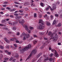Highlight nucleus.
<instances>
[{"label": "nucleus", "instance_id": "obj_27", "mask_svg": "<svg viewBox=\"0 0 62 62\" xmlns=\"http://www.w3.org/2000/svg\"><path fill=\"white\" fill-rule=\"evenodd\" d=\"M19 15H20V16H23V15H24V14L23 13H22V14H20L19 13Z\"/></svg>", "mask_w": 62, "mask_h": 62}, {"label": "nucleus", "instance_id": "obj_18", "mask_svg": "<svg viewBox=\"0 0 62 62\" xmlns=\"http://www.w3.org/2000/svg\"><path fill=\"white\" fill-rule=\"evenodd\" d=\"M46 24L47 25H48V26H50L51 25V24L49 23V22H46Z\"/></svg>", "mask_w": 62, "mask_h": 62}, {"label": "nucleus", "instance_id": "obj_46", "mask_svg": "<svg viewBox=\"0 0 62 62\" xmlns=\"http://www.w3.org/2000/svg\"><path fill=\"white\" fill-rule=\"evenodd\" d=\"M14 46H15V47H17V45L16 44H14Z\"/></svg>", "mask_w": 62, "mask_h": 62}, {"label": "nucleus", "instance_id": "obj_39", "mask_svg": "<svg viewBox=\"0 0 62 62\" xmlns=\"http://www.w3.org/2000/svg\"><path fill=\"white\" fill-rule=\"evenodd\" d=\"M48 7H49V8H50V9L51 10H53V9H52V8H51V6H49Z\"/></svg>", "mask_w": 62, "mask_h": 62}, {"label": "nucleus", "instance_id": "obj_1", "mask_svg": "<svg viewBox=\"0 0 62 62\" xmlns=\"http://www.w3.org/2000/svg\"><path fill=\"white\" fill-rule=\"evenodd\" d=\"M23 35V36H24L23 38V40H25V39H26V38L25 37V36L26 37V38H29L30 37V35L29 34H27L25 33L24 32H23L22 33Z\"/></svg>", "mask_w": 62, "mask_h": 62}, {"label": "nucleus", "instance_id": "obj_62", "mask_svg": "<svg viewBox=\"0 0 62 62\" xmlns=\"http://www.w3.org/2000/svg\"><path fill=\"white\" fill-rule=\"evenodd\" d=\"M49 9V7H48L47 8H46V10H48V9Z\"/></svg>", "mask_w": 62, "mask_h": 62}, {"label": "nucleus", "instance_id": "obj_32", "mask_svg": "<svg viewBox=\"0 0 62 62\" xmlns=\"http://www.w3.org/2000/svg\"><path fill=\"white\" fill-rule=\"evenodd\" d=\"M30 29L31 30H32L34 29V28L33 27H30Z\"/></svg>", "mask_w": 62, "mask_h": 62}, {"label": "nucleus", "instance_id": "obj_4", "mask_svg": "<svg viewBox=\"0 0 62 62\" xmlns=\"http://www.w3.org/2000/svg\"><path fill=\"white\" fill-rule=\"evenodd\" d=\"M49 42H50L48 40L46 41L44 43V44L42 46V48H44V47H45V45H47V44H48V43H49Z\"/></svg>", "mask_w": 62, "mask_h": 62}, {"label": "nucleus", "instance_id": "obj_35", "mask_svg": "<svg viewBox=\"0 0 62 62\" xmlns=\"http://www.w3.org/2000/svg\"><path fill=\"white\" fill-rule=\"evenodd\" d=\"M34 16L35 18H36V17H37V14L36 13H35L34 14Z\"/></svg>", "mask_w": 62, "mask_h": 62}, {"label": "nucleus", "instance_id": "obj_10", "mask_svg": "<svg viewBox=\"0 0 62 62\" xmlns=\"http://www.w3.org/2000/svg\"><path fill=\"white\" fill-rule=\"evenodd\" d=\"M41 54H42V53H39L36 56V57L37 58H39V57Z\"/></svg>", "mask_w": 62, "mask_h": 62}, {"label": "nucleus", "instance_id": "obj_31", "mask_svg": "<svg viewBox=\"0 0 62 62\" xmlns=\"http://www.w3.org/2000/svg\"><path fill=\"white\" fill-rule=\"evenodd\" d=\"M9 46L8 45H7L6 46V48L7 49H9Z\"/></svg>", "mask_w": 62, "mask_h": 62}, {"label": "nucleus", "instance_id": "obj_16", "mask_svg": "<svg viewBox=\"0 0 62 62\" xmlns=\"http://www.w3.org/2000/svg\"><path fill=\"white\" fill-rule=\"evenodd\" d=\"M17 29V27H14L13 28V30H14V31H15L16 29Z\"/></svg>", "mask_w": 62, "mask_h": 62}, {"label": "nucleus", "instance_id": "obj_40", "mask_svg": "<svg viewBox=\"0 0 62 62\" xmlns=\"http://www.w3.org/2000/svg\"><path fill=\"white\" fill-rule=\"evenodd\" d=\"M52 56H53V54L51 53V54H50V57H52Z\"/></svg>", "mask_w": 62, "mask_h": 62}, {"label": "nucleus", "instance_id": "obj_43", "mask_svg": "<svg viewBox=\"0 0 62 62\" xmlns=\"http://www.w3.org/2000/svg\"><path fill=\"white\" fill-rule=\"evenodd\" d=\"M6 22V21L5 20H2V23H4V22Z\"/></svg>", "mask_w": 62, "mask_h": 62}, {"label": "nucleus", "instance_id": "obj_53", "mask_svg": "<svg viewBox=\"0 0 62 62\" xmlns=\"http://www.w3.org/2000/svg\"><path fill=\"white\" fill-rule=\"evenodd\" d=\"M25 10H28V8H25Z\"/></svg>", "mask_w": 62, "mask_h": 62}, {"label": "nucleus", "instance_id": "obj_38", "mask_svg": "<svg viewBox=\"0 0 62 62\" xmlns=\"http://www.w3.org/2000/svg\"><path fill=\"white\" fill-rule=\"evenodd\" d=\"M4 59L5 60H6V61H8V58H4Z\"/></svg>", "mask_w": 62, "mask_h": 62}, {"label": "nucleus", "instance_id": "obj_60", "mask_svg": "<svg viewBox=\"0 0 62 62\" xmlns=\"http://www.w3.org/2000/svg\"><path fill=\"white\" fill-rule=\"evenodd\" d=\"M13 59V58H11L9 60V61H11Z\"/></svg>", "mask_w": 62, "mask_h": 62}, {"label": "nucleus", "instance_id": "obj_55", "mask_svg": "<svg viewBox=\"0 0 62 62\" xmlns=\"http://www.w3.org/2000/svg\"><path fill=\"white\" fill-rule=\"evenodd\" d=\"M50 17L51 19H52L53 18V16L52 15H51L50 16Z\"/></svg>", "mask_w": 62, "mask_h": 62}, {"label": "nucleus", "instance_id": "obj_49", "mask_svg": "<svg viewBox=\"0 0 62 62\" xmlns=\"http://www.w3.org/2000/svg\"><path fill=\"white\" fill-rule=\"evenodd\" d=\"M5 26V25L3 24H0V26H1L2 27L3 26Z\"/></svg>", "mask_w": 62, "mask_h": 62}, {"label": "nucleus", "instance_id": "obj_12", "mask_svg": "<svg viewBox=\"0 0 62 62\" xmlns=\"http://www.w3.org/2000/svg\"><path fill=\"white\" fill-rule=\"evenodd\" d=\"M61 25H62L61 23H60L57 24V26L58 27H61Z\"/></svg>", "mask_w": 62, "mask_h": 62}, {"label": "nucleus", "instance_id": "obj_5", "mask_svg": "<svg viewBox=\"0 0 62 62\" xmlns=\"http://www.w3.org/2000/svg\"><path fill=\"white\" fill-rule=\"evenodd\" d=\"M57 37L56 36L54 37L52 39V41H56L57 40Z\"/></svg>", "mask_w": 62, "mask_h": 62}, {"label": "nucleus", "instance_id": "obj_24", "mask_svg": "<svg viewBox=\"0 0 62 62\" xmlns=\"http://www.w3.org/2000/svg\"><path fill=\"white\" fill-rule=\"evenodd\" d=\"M39 18H42V15L39 14Z\"/></svg>", "mask_w": 62, "mask_h": 62}, {"label": "nucleus", "instance_id": "obj_42", "mask_svg": "<svg viewBox=\"0 0 62 62\" xmlns=\"http://www.w3.org/2000/svg\"><path fill=\"white\" fill-rule=\"evenodd\" d=\"M36 61V60L35 59H33L32 60L31 62H35Z\"/></svg>", "mask_w": 62, "mask_h": 62}, {"label": "nucleus", "instance_id": "obj_20", "mask_svg": "<svg viewBox=\"0 0 62 62\" xmlns=\"http://www.w3.org/2000/svg\"><path fill=\"white\" fill-rule=\"evenodd\" d=\"M44 32H39V34L40 35H43V34H44Z\"/></svg>", "mask_w": 62, "mask_h": 62}, {"label": "nucleus", "instance_id": "obj_63", "mask_svg": "<svg viewBox=\"0 0 62 62\" xmlns=\"http://www.w3.org/2000/svg\"><path fill=\"white\" fill-rule=\"evenodd\" d=\"M11 41H13V40H14V39L13 38H11Z\"/></svg>", "mask_w": 62, "mask_h": 62}, {"label": "nucleus", "instance_id": "obj_33", "mask_svg": "<svg viewBox=\"0 0 62 62\" xmlns=\"http://www.w3.org/2000/svg\"><path fill=\"white\" fill-rule=\"evenodd\" d=\"M53 59L52 58H50L49 59V61H52V60H53Z\"/></svg>", "mask_w": 62, "mask_h": 62}, {"label": "nucleus", "instance_id": "obj_54", "mask_svg": "<svg viewBox=\"0 0 62 62\" xmlns=\"http://www.w3.org/2000/svg\"><path fill=\"white\" fill-rule=\"evenodd\" d=\"M17 35V36H19V35H20V33L19 32H17V33L16 34Z\"/></svg>", "mask_w": 62, "mask_h": 62}, {"label": "nucleus", "instance_id": "obj_13", "mask_svg": "<svg viewBox=\"0 0 62 62\" xmlns=\"http://www.w3.org/2000/svg\"><path fill=\"white\" fill-rule=\"evenodd\" d=\"M40 5L42 7H44V6H45L44 3H40Z\"/></svg>", "mask_w": 62, "mask_h": 62}, {"label": "nucleus", "instance_id": "obj_50", "mask_svg": "<svg viewBox=\"0 0 62 62\" xmlns=\"http://www.w3.org/2000/svg\"><path fill=\"white\" fill-rule=\"evenodd\" d=\"M15 4H18V5H19L20 4V3L18 2H15Z\"/></svg>", "mask_w": 62, "mask_h": 62}, {"label": "nucleus", "instance_id": "obj_25", "mask_svg": "<svg viewBox=\"0 0 62 62\" xmlns=\"http://www.w3.org/2000/svg\"><path fill=\"white\" fill-rule=\"evenodd\" d=\"M21 22L22 24H23V23H24V20H23V19L22 20Z\"/></svg>", "mask_w": 62, "mask_h": 62}, {"label": "nucleus", "instance_id": "obj_41", "mask_svg": "<svg viewBox=\"0 0 62 62\" xmlns=\"http://www.w3.org/2000/svg\"><path fill=\"white\" fill-rule=\"evenodd\" d=\"M6 8L8 10H10V9H11L10 8H9L8 7H7Z\"/></svg>", "mask_w": 62, "mask_h": 62}, {"label": "nucleus", "instance_id": "obj_47", "mask_svg": "<svg viewBox=\"0 0 62 62\" xmlns=\"http://www.w3.org/2000/svg\"><path fill=\"white\" fill-rule=\"evenodd\" d=\"M14 15H15L16 16H18V14H17V13L14 14Z\"/></svg>", "mask_w": 62, "mask_h": 62}, {"label": "nucleus", "instance_id": "obj_52", "mask_svg": "<svg viewBox=\"0 0 62 62\" xmlns=\"http://www.w3.org/2000/svg\"><path fill=\"white\" fill-rule=\"evenodd\" d=\"M40 61H41V59L40 58L38 61V62H40Z\"/></svg>", "mask_w": 62, "mask_h": 62}, {"label": "nucleus", "instance_id": "obj_11", "mask_svg": "<svg viewBox=\"0 0 62 62\" xmlns=\"http://www.w3.org/2000/svg\"><path fill=\"white\" fill-rule=\"evenodd\" d=\"M44 59L45 60H46V61H48V60H49V58H48V57L47 56H46L45 57Z\"/></svg>", "mask_w": 62, "mask_h": 62}, {"label": "nucleus", "instance_id": "obj_26", "mask_svg": "<svg viewBox=\"0 0 62 62\" xmlns=\"http://www.w3.org/2000/svg\"><path fill=\"white\" fill-rule=\"evenodd\" d=\"M37 41L35 40L33 41V43L34 44H35L37 43Z\"/></svg>", "mask_w": 62, "mask_h": 62}, {"label": "nucleus", "instance_id": "obj_22", "mask_svg": "<svg viewBox=\"0 0 62 62\" xmlns=\"http://www.w3.org/2000/svg\"><path fill=\"white\" fill-rule=\"evenodd\" d=\"M19 56V55H18V54L16 53V55H15V57H18Z\"/></svg>", "mask_w": 62, "mask_h": 62}, {"label": "nucleus", "instance_id": "obj_30", "mask_svg": "<svg viewBox=\"0 0 62 62\" xmlns=\"http://www.w3.org/2000/svg\"><path fill=\"white\" fill-rule=\"evenodd\" d=\"M10 18H14V16H13V15H11L10 16Z\"/></svg>", "mask_w": 62, "mask_h": 62}, {"label": "nucleus", "instance_id": "obj_34", "mask_svg": "<svg viewBox=\"0 0 62 62\" xmlns=\"http://www.w3.org/2000/svg\"><path fill=\"white\" fill-rule=\"evenodd\" d=\"M56 8V6H53V9H55V8Z\"/></svg>", "mask_w": 62, "mask_h": 62}, {"label": "nucleus", "instance_id": "obj_61", "mask_svg": "<svg viewBox=\"0 0 62 62\" xmlns=\"http://www.w3.org/2000/svg\"><path fill=\"white\" fill-rule=\"evenodd\" d=\"M15 7H16V8H18V7H19V6H18V5H15Z\"/></svg>", "mask_w": 62, "mask_h": 62}, {"label": "nucleus", "instance_id": "obj_37", "mask_svg": "<svg viewBox=\"0 0 62 62\" xmlns=\"http://www.w3.org/2000/svg\"><path fill=\"white\" fill-rule=\"evenodd\" d=\"M11 52H8V55H11Z\"/></svg>", "mask_w": 62, "mask_h": 62}, {"label": "nucleus", "instance_id": "obj_57", "mask_svg": "<svg viewBox=\"0 0 62 62\" xmlns=\"http://www.w3.org/2000/svg\"><path fill=\"white\" fill-rule=\"evenodd\" d=\"M55 15L56 17H58V15L57 14H55Z\"/></svg>", "mask_w": 62, "mask_h": 62}, {"label": "nucleus", "instance_id": "obj_56", "mask_svg": "<svg viewBox=\"0 0 62 62\" xmlns=\"http://www.w3.org/2000/svg\"><path fill=\"white\" fill-rule=\"evenodd\" d=\"M16 43H19L20 42H19V41L18 40H16Z\"/></svg>", "mask_w": 62, "mask_h": 62}, {"label": "nucleus", "instance_id": "obj_51", "mask_svg": "<svg viewBox=\"0 0 62 62\" xmlns=\"http://www.w3.org/2000/svg\"><path fill=\"white\" fill-rule=\"evenodd\" d=\"M16 59H14L12 61L13 62H15V61H16Z\"/></svg>", "mask_w": 62, "mask_h": 62}, {"label": "nucleus", "instance_id": "obj_8", "mask_svg": "<svg viewBox=\"0 0 62 62\" xmlns=\"http://www.w3.org/2000/svg\"><path fill=\"white\" fill-rule=\"evenodd\" d=\"M4 40L5 41H6L7 43H10V42L8 40V39L6 38H4Z\"/></svg>", "mask_w": 62, "mask_h": 62}, {"label": "nucleus", "instance_id": "obj_29", "mask_svg": "<svg viewBox=\"0 0 62 62\" xmlns=\"http://www.w3.org/2000/svg\"><path fill=\"white\" fill-rule=\"evenodd\" d=\"M18 11V12H20V13H23V12L22 10H19Z\"/></svg>", "mask_w": 62, "mask_h": 62}, {"label": "nucleus", "instance_id": "obj_23", "mask_svg": "<svg viewBox=\"0 0 62 62\" xmlns=\"http://www.w3.org/2000/svg\"><path fill=\"white\" fill-rule=\"evenodd\" d=\"M4 47L3 46H0V48L1 49H3Z\"/></svg>", "mask_w": 62, "mask_h": 62}, {"label": "nucleus", "instance_id": "obj_15", "mask_svg": "<svg viewBox=\"0 0 62 62\" xmlns=\"http://www.w3.org/2000/svg\"><path fill=\"white\" fill-rule=\"evenodd\" d=\"M15 10H16V9L14 8L13 9H11L10 10V11L11 12H13V11H15Z\"/></svg>", "mask_w": 62, "mask_h": 62}, {"label": "nucleus", "instance_id": "obj_28", "mask_svg": "<svg viewBox=\"0 0 62 62\" xmlns=\"http://www.w3.org/2000/svg\"><path fill=\"white\" fill-rule=\"evenodd\" d=\"M16 19L18 20H19V19L18 16H16Z\"/></svg>", "mask_w": 62, "mask_h": 62}, {"label": "nucleus", "instance_id": "obj_7", "mask_svg": "<svg viewBox=\"0 0 62 62\" xmlns=\"http://www.w3.org/2000/svg\"><path fill=\"white\" fill-rule=\"evenodd\" d=\"M54 53L55 54V57H59V55L57 53L56 51L55 50Z\"/></svg>", "mask_w": 62, "mask_h": 62}, {"label": "nucleus", "instance_id": "obj_19", "mask_svg": "<svg viewBox=\"0 0 62 62\" xmlns=\"http://www.w3.org/2000/svg\"><path fill=\"white\" fill-rule=\"evenodd\" d=\"M32 56V53H31L30 54V55H29L28 57V59H29V58H30V57H31V56Z\"/></svg>", "mask_w": 62, "mask_h": 62}, {"label": "nucleus", "instance_id": "obj_6", "mask_svg": "<svg viewBox=\"0 0 62 62\" xmlns=\"http://www.w3.org/2000/svg\"><path fill=\"white\" fill-rule=\"evenodd\" d=\"M31 47V46L30 44H29L28 45V47H25V49H26L27 51V50H28L29 48H30Z\"/></svg>", "mask_w": 62, "mask_h": 62}, {"label": "nucleus", "instance_id": "obj_44", "mask_svg": "<svg viewBox=\"0 0 62 62\" xmlns=\"http://www.w3.org/2000/svg\"><path fill=\"white\" fill-rule=\"evenodd\" d=\"M51 46H49V50H52V48L51 47Z\"/></svg>", "mask_w": 62, "mask_h": 62}, {"label": "nucleus", "instance_id": "obj_59", "mask_svg": "<svg viewBox=\"0 0 62 62\" xmlns=\"http://www.w3.org/2000/svg\"><path fill=\"white\" fill-rule=\"evenodd\" d=\"M31 6H35V4L34 3H32L31 4Z\"/></svg>", "mask_w": 62, "mask_h": 62}, {"label": "nucleus", "instance_id": "obj_36", "mask_svg": "<svg viewBox=\"0 0 62 62\" xmlns=\"http://www.w3.org/2000/svg\"><path fill=\"white\" fill-rule=\"evenodd\" d=\"M42 23V21L41 20H39V23Z\"/></svg>", "mask_w": 62, "mask_h": 62}, {"label": "nucleus", "instance_id": "obj_17", "mask_svg": "<svg viewBox=\"0 0 62 62\" xmlns=\"http://www.w3.org/2000/svg\"><path fill=\"white\" fill-rule=\"evenodd\" d=\"M52 32L51 31H49L48 33V36H50L51 35H52Z\"/></svg>", "mask_w": 62, "mask_h": 62}, {"label": "nucleus", "instance_id": "obj_9", "mask_svg": "<svg viewBox=\"0 0 62 62\" xmlns=\"http://www.w3.org/2000/svg\"><path fill=\"white\" fill-rule=\"evenodd\" d=\"M32 52L33 54H35L37 53V50L36 49H34L32 50Z\"/></svg>", "mask_w": 62, "mask_h": 62}, {"label": "nucleus", "instance_id": "obj_2", "mask_svg": "<svg viewBox=\"0 0 62 62\" xmlns=\"http://www.w3.org/2000/svg\"><path fill=\"white\" fill-rule=\"evenodd\" d=\"M45 27V26L44 25V23H43L39 25L38 28L39 29H43V28Z\"/></svg>", "mask_w": 62, "mask_h": 62}, {"label": "nucleus", "instance_id": "obj_64", "mask_svg": "<svg viewBox=\"0 0 62 62\" xmlns=\"http://www.w3.org/2000/svg\"><path fill=\"white\" fill-rule=\"evenodd\" d=\"M3 7H7V5H4L3 6Z\"/></svg>", "mask_w": 62, "mask_h": 62}, {"label": "nucleus", "instance_id": "obj_21", "mask_svg": "<svg viewBox=\"0 0 62 62\" xmlns=\"http://www.w3.org/2000/svg\"><path fill=\"white\" fill-rule=\"evenodd\" d=\"M56 20H54L53 21V25H54V24H55V23H56Z\"/></svg>", "mask_w": 62, "mask_h": 62}, {"label": "nucleus", "instance_id": "obj_58", "mask_svg": "<svg viewBox=\"0 0 62 62\" xmlns=\"http://www.w3.org/2000/svg\"><path fill=\"white\" fill-rule=\"evenodd\" d=\"M18 17H19V19H21V18H22V17L21 16H18Z\"/></svg>", "mask_w": 62, "mask_h": 62}, {"label": "nucleus", "instance_id": "obj_14", "mask_svg": "<svg viewBox=\"0 0 62 62\" xmlns=\"http://www.w3.org/2000/svg\"><path fill=\"white\" fill-rule=\"evenodd\" d=\"M25 29L26 30H27V31H28V27L27 26L25 25Z\"/></svg>", "mask_w": 62, "mask_h": 62}, {"label": "nucleus", "instance_id": "obj_3", "mask_svg": "<svg viewBox=\"0 0 62 62\" xmlns=\"http://www.w3.org/2000/svg\"><path fill=\"white\" fill-rule=\"evenodd\" d=\"M25 51H27V50L25 49V47L24 48H21L20 50V54H23L24 52Z\"/></svg>", "mask_w": 62, "mask_h": 62}, {"label": "nucleus", "instance_id": "obj_48", "mask_svg": "<svg viewBox=\"0 0 62 62\" xmlns=\"http://www.w3.org/2000/svg\"><path fill=\"white\" fill-rule=\"evenodd\" d=\"M33 36L35 38H37V36L36 35H33Z\"/></svg>", "mask_w": 62, "mask_h": 62}, {"label": "nucleus", "instance_id": "obj_45", "mask_svg": "<svg viewBox=\"0 0 62 62\" xmlns=\"http://www.w3.org/2000/svg\"><path fill=\"white\" fill-rule=\"evenodd\" d=\"M44 39L45 40H48V38H46L45 37L44 38Z\"/></svg>", "mask_w": 62, "mask_h": 62}]
</instances>
